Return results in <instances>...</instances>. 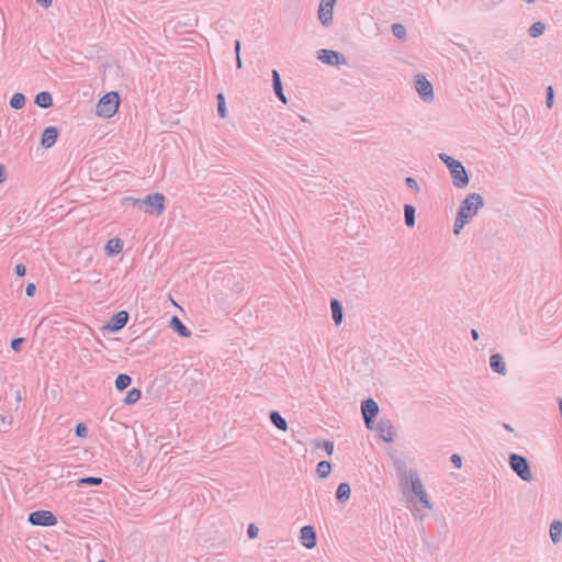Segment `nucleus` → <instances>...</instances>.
Wrapping results in <instances>:
<instances>
[{
    "label": "nucleus",
    "mask_w": 562,
    "mask_h": 562,
    "mask_svg": "<svg viewBox=\"0 0 562 562\" xmlns=\"http://www.w3.org/2000/svg\"><path fill=\"white\" fill-rule=\"evenodd\" d=\"M393 464L398 476L400 490L415 517L419 516L418 504L422 503V480L416 469H409L404 460L392 454Z\"/></svg>",
    "instance_id": "nucleus-1"
},
{
    "label": "nucleus",
    "mask_w": 562,
    "mask_h": 562,
    "mask_svg": "<svg viewBox=\"0 0 562 562\" xmlns=\"http://www.w3.org/2000/svg\"><path fill=\"white\" fill-rule=\"evenodd\" d=\"M484 206V199L479 193L468 194L460 203L457 217L453 224V234L459 235L462 228L477 214Z\"/></svg>",
    "instance_id": "nucleus-2"
},
{
    "label": "nucleus",
    "mask_w": 562,
    "mask_h": 562,
    "mask_svg": "<svg viewBox=\"0 0 562 562\" xmlns=\"http://www.w3.org/2000/svg\"><path fill=\"white\" fill-rule=\"evenodd\" d=\"M438 157L445 164L447 169L449 170V173H450V177L452 180V184L457 189L467 188L470 182V176H469L468 171L465 170L464 166L462 165V162L445 153H440L438 155Z\"/></svg>",
    "instance_id": "nucleus-3"
},
{
    "label": "nucleus",
    "mask_w": 562,
    "mask_h": 562,
    "mask_svg": "<svg viewBox=\"0 0 562 562\" xmlns=\"http://www.w3.org/2000/svg\"><path fill=\"white\" fill-rule=\"evenodd\" d=\"M120 95L115 91L104 94L97 104V114L104 119L112 117L119 109Z\"/></svg>",
    "instance_id": "nucleus-4"
},
{
    "label": "nucleus",
    "mask_w": 562,
    "mask_h": 562,
    "mask_svg": "<svg viewBox=\"0 0 562 562\" xmlns=\"http://www.w3.org/2000/svg\"><path fill=\"white\" fill-rule=\"evenodd\" d=\"M508 463L510 469L516 475L525 482H531L533 475L531 473L530 463L526 457L518 453H510L508 457Z\"/></svg>",
    "instance_id": "nucleus-5"
},
{
    "label": "nucleus",
    "mask_w": 562,
    "mask_h": 562,
    "mask_svg": "<svg viewBox=\"0 0 562 562\" xmlns=\"http://www.w3.org/2000/svg\"><path fill=\"white\" fill-rule=\"evenodd\" d=\"M165 201L162 193L148 194L143 199L140 210L146 214L159 216L165 211Z\"/></svg>",
    "instance_id": "nucleus-6"
},
{
    "label": "nucleus",
    "mask_w": 562,
    "mask_h": 562,
    "mask_svg": "<svg viewBox=\"0 0 562 562\" xmlns=\"http://www.w3.org/2000/svg\"><path fill=\"white\" fill-rule=\"evenodd\" d=\"M29 522L33 526L50 527L57 524V518L49 510H36L29 515Z\"/></svg>",
    "instance_id": "nucleus-7"
},
{
    "label": "nucleus",
    "mask_w": 562,
    "mask_h": 562,
    "mask_svg": "<svg viewBox=\"0 0 562 562\" xmlns=\"http://www.w3.org/2000/svg\"><path fill=\"white\" fill-rule=\"evenodd\" d=\"M361 413L368 429H373V419L379 414V405L372 398H367L361 403Z\"/></svg>",
    "instance_id": "nucleus-8"
},
{
    "label": "nucleus",
    "mask_w": 562,
    "mask_h": 562,
    "mask_svg": "<svg viewBox=\"0 0 562 562\" xmlns=\"http://www.w3.org/2000/svg\"><path fill=\"white\" fill-rule=\"evenodd\" d=\"M424 509H429L432 512L430 515L424 512V519L432 518L435 521L440 522L441 529H442L441 532H443L446 535L448 531V528H447L443 510L438 509V508L434 509V506H432L430 499L428 498V495L425 490H424Z\"/></svg>",
    "instance_id": "nucleus-9"
},
{
    "label": "nucleus",
    "mask_w": 562,
    "mask_h": 562,
    "mask_svg": "<svg viewBox=\"0 0 562 562\" xmlns=\"http://www.w3.org/2000/svg\"><path fill=\"white\" fill-rule=\"evenodd\" d=\"M317 57L323 64L330 66H339L347 64V58L345 57V55L337 50L321 49L318 50Z\"/></svg>",
    "instance_id": "nucleus-10"
},
{
    "label": "nucleus",
    "mask_w": 562,
    "mask_h": 562,
    "mask_svg": "<svg viewBox=\"0 0 562 562\" xmlns=\"http://www.w3.org/2000/svg\"><path fill=\"white\" fill-rule=\"evenodd\" d=\"M336 0H322L318 7V19L323 26L328 27L333 24L334 5Z\"/></svg>",
    "instance_id": "nucleus-11"
},
{
    "label": "nucleus",
    "mask_w": 562,
    "mask_h": 562,
    "mask_svg": "<svg viewBox=\"0 0 562 562\" xmlns=\"http://www.w3.org/2000/svg\"><path fill=\"white\" fill-rule=\"evenodd\" d=\"M127 322L128 313L126 311H120L110 318L105 328L113 333L119 331L127 324Z\"/></svg>",
    "instance_id": "nucleus-12"
},
{
    "label": "nucleus",
    "mask_w": 562,
    "mask_h": 562,
    "mask_svg": "<svg viewBox=\"0 0 562 562\" xmlns=\"http://www.w3.org/2000/svg\"><path fill=\"white\" fill-rule=\"evenodd\" d=\"M316 531L313 526H304L300 531V539L306 549H314L316 547Z\"/></svg>",
    "instance_id": "nucleus-13"
},
{
    "label": "nucleus",
    "mask_w": 562,
    "mask_h": 562,
    "mask_svg": "<svg viewBox=\"0 0 562 562\" xmlns=\"http://www.w3.org/2000/svg\"><path fill=\"white\" fill-rule=\"evenodd\" d=\"M375 430L379 432V436L381 437V439L384 440L385 442L393 441V438L395 436V430L390 420L381 419L378 423Z\"/></svg>",
    "instance_id": "nucleus-14"
},
{
    "label": "nucleus",
    "mask_w": 562,
    "mask_h": 562,
    "mask_svg": "<svg viewBox=\"0 0 562 562\" xmlns=\"http://www.w3.org/2000/svg\"><path fill=\"white\" fill-rule=\"evenodd\" d=\"M490 368L501 374V375H506L507 373V367H506V363L504 361V358L501 353H493L491 355L490 357Z\"/></svg>",
    "instance_id": "nucleus-15"
},
{
    "label": "nucleus",
    "mask_w": 562,
    "mask_h": 562,
    "mask_svg": "<svg viewBox=\"0 0 562 562\" xmlns=\"http://www.w3.org/2000/svg\"><path fill=\"white\" fill-rule=\"evenodd\" d=\"M57 136H58V131L56 127H54V126L46 127L42 134L41 145L44 148H50L55 144Z\"/></svg>",
    "instance_id": "nucleus-16"
},
{
    "label": "nucleus",
    "mask_w": 562,
    "mask_h": 562,
    "mask_svg": "<svg viewBox=\"0 0 562 562\" xmlns=\"http://www.w3.org/2000/svg\"><path fill=\"white\" fill-rule=\"evenodd\" d=\"M272 86H273V90H274V93L278 97V99L282 103L285 104L288 102V100H286V97H285V94L283 92L280 74L276 69L272 70Z\"/></svg>",
    "instance_id": "nucleus-17"
},
{
    "label": "nucleus",
    "mask_w": 562,
    "mask_h": 562,
    "mask_svg": "<svg viewBox=\"0 0 562 562\" xmlns=\"http://www.w3.org/2000/svg\"><path fill=\"white\" fill-rule=\"evenodd\" d=\"M170 327L183 338H189L191 336V330L187 328V326L180 321L178 316H172L170 319Z\"/></svg>",
    "instance_id": "nucleus-18"
},
{
    "label": "nucleus",
    "mask_w": 562,
    "mask_h": 562,
    "mask_svg": "<svg viewBox=\"0 0 562 562\" xmlns=\"http://www.w3.org/2000/svg\"><path fill=\"white\" fill-rule=\"evenodd\" d=\"M330 308L335 325H340L344 317V310L341 303L338 300H331Z\"/></svg>",
    "instance_id": "nucleus-19"
},
{
    "label": "nucleus",
    "mask_w": 562,
    "mask_h": 562,
    "mask_svg": "<svg viewBox=\"0 0 562 562\" xmlns=\"http://www.w3.org/2000/svg\"><path fill=\"white\" fill-rule=\"evenodd\" d=\"M34 102L37 106L42 109H48L53 104V97L49 92L42 91L36 94Z\"/></svg>",
    "instance_id": "nucleus-20"
},
{
    "label": "nucleus",
    "mask_w": 562,
    "mask_h": 562,
    "mask_svg": "<svg viewBox=\"0 0 562 562\" xmlns=\"http://www.w3.org/2000/svg\"><path fill=\"white\" fill-rule=\"evenodd\" d=\"M351 490L348 483H340L336 491L337 502L345 504L350 498Z\"/></svg>",
    "instance_id": "nucleus-21"
},
{
    "label": "nucleus",
    "mask_w": 562,
    "mask_h": 562,
    "mask_svg": "<svg viewBox=\"0 0 562 562\" xmlns=\"http://www.w3.org/2000/svg\"><path fill=\"white\" fill-rule=\"evenodd\" d=\"M562 537V522L560 520H553L550 525V538L553 543L561 541Z\"/></svg>",
    "instance_id": "nucleus-22"
},
{
    "label": "nucleus",
    "mask_w": 562,
    "mask_h": 562,
    "mask_svg": "<svg viewBox=\"0 0 562 562\" xmlns=\"http://www.w3.org/2000/svg\"><path fill=\"white\" fill-rule=\"evenodd\" d=\"M270 422L282 431L288 430V423L286 420L276 411L271 412L269 415Z\"/></svg>",
    "instance_id": "nucleus-23"
},
{
    "label": "nucleus",
    "mask_w": 562,
    "mask_h": 562,
    "mask_svg": "<svg viewBox=\"0 0 562 562\" xmlns=\"http://www.w3.org/2000/svg\"><path fill=\"white\" fill-rule=\"evenodd\" d=\"M123 243L119 238L110 239L105 245V250L109 255H116L122 251Z\"/></svg>",
    "instance_id": "nucleus-24"
},
{
    "label": "nucleus",
    "mask_w": 562,
    "mask_h": 562,
    "mask_svg": "<svg viewBox=\"0 0 562 562\" xmlns=\"http://www.w3.org/2000/svg\"><path fill=\"white\" fill-rule=\"evenodd\" d=\"M415 207L411 204L404 205V217L405 224L407 227H413L415 225Z\"/></svg>",
    "instance_id": "nucleus-25"
},
{
    "label": "nucleus",
    "mask_w": 562,
    "mask_h": 562,
    "mask_svg": "<svg viewBox=\"0 0 562 562\" xmlns=\"http://www.w3.org/2000/svg\"><path fill=\"white\" fill-rule=\"evenodd\" d=\"M132 383V378L125 373H121L115 379V387L117 391L127 389Z\"/></svg>",
    "instance_id": "nucleus-26"
},
{
    "label": "nucleus",
    "mask_w": 562,
    "mask_h": 562,
    "mask_svg": "<svg viewBox=\"0 0 562 562\" xmlns=\"http://www.w3.org/2000/svg\"><path fill=\"white\" fill-rule=\"evenodd\" d=\"M331 471V464L329 461H319L317 463L316 473L321 479H326Z\"/></svg>",
    "instance_id": "nucleus-27"
},
{
    "label": "nucleus",
    "mask_w": 562,
    "mask_h": 562,
    "mask_svg": "<svg viewBox=\"0 0 562 562\" xmlns=\"http://www.w3.org/2000/svg\"><path fill=\"white\" fill-rule=\"evenodd\" d=\"M142 397V392L139 389H132L131 391L127 392L125 398L123 400L124 404L126 405H133L135 404L136 402H138Z\"/></svg>",
    "instance_id": "nucleus-28"
},
{
    "label": "nucleus",
    "mask_w": 562,
    "mask_h": 562,
    "mask_svg": "<svg viewBox=\"0 0 562 562\" xmlns=\"http://www.w3.org/2000/svg\"><path fill=\"white\" fill-rule=\"evenodd\" d=\"M25 104V97L24 94L16 92L11 97L10 100V106L15 110H20Z\"/></svg>",
    "instance_id": "nucleus-29"
},
{
    "label": "nucleus",
    "mask_w": 562,
    "mask_h": 562,
    "mask_svg": "<svg viewBox=\"0 0 562 562\" xmlns=\"http://www.w3.org/2000/svg\"><path fill=\"white\" fill-rule=\"evenodd\" d=\"M544 30H546V25L538 21V22H535L532 23V25L529 27L528 30V33L530 35V37H539L540 35H542L544 33Z\"/></svg>",
    "instance_id": "nucleus-30"
},
{
    "label": "nucleus",
    "mask_w": 562,
    "mask_h": 562,
    "mask_svg": "<svg viewBox=\"0 0 562 562\" xmlns=\"http://www.w3.org/2000/svg\"><path fill=\"white\" fill-rule=\"evenodd\" d=\"M434 100V87L429 80L424 77V102Z\"/></svg>",
    "instance_id": "nucleus-31"
},
{
    "label": "nucleus",
    "mask_w": 562,
    "mask_h": 562,
    "mask_svg": "<svg viewBox=\"0 0 562 562\" xmlns=\"http://www.w3.org/2000/svg\"><path fill=\"white\" fill-rule=\"evenodd\" d=\"M102 483V479L101 477H95V476H87V477H81L77 481V485L78 486H82V485H100Z\"/></svg>",
    "instance_id": "nucleus-32"
},
{
    "label": "nucleus",
    "mask_w": 562,
    "mask_h": 562,
    "mask_svg": "<svg viewBox=\"0 0 562 562\" xmlns=\"http://www.w3.org/2000/svg\"><path fill=\"white\" fill-rule=\"evenodd\" d=\"M216 98H217V113L221 117L224 119L227 116L224 94L218 93Z\"/></svg>",
    "instance_id": "nucleus-33"
},
{
    "label": "nucleus",
    "mask_w": 562,
    "mask_h": 562,
    "mask_svg": "<svg viewBox=\"0 0 562 562\" xmlns=\"http://www.w3.org/2000/svg\"><path fill=\"white\" fill-rule=\"evenodd\" d=\"M392 33L398 40H404L406 36V30H405L404 25H402L400 23H394L392 25Z\"/></svg>",
    "instance_id": "nucleus-34"
},
{
    "label": "nucleus",
    "mask_w": 562,
    "mask_h": 562,
    "mask_svg": "<svg viewBox=\"0 0 562 562\" xmlns=\"http://www.w3.org/2000/svg\"><path fill=\"white\" fill-rule=\"evenodd\" d=\"M316 447H318V448L322 447L329 456L333 454V452H334V442H331L329 440L318 441L316 443Z\"/></svg>",
    "instance_id": "nucleus-35"
},
{
    "label": "nucleus",
    "mask_w": 562,
    "mask_h": 562,
    "mask_svg": "<svg viewBox=\"0 0 562 562\" xmlns=\"http://www.w3.org/2000/svg\"><path fill=\"white\" fill-rule=\"evenodd\" d=\"M547 95H546V104L549 109L552 108L553 105V102H554V92H553V88L551 86H549L547 88Z\"/></svg>",
    "instance_id": "nucleus-36"
},
{
    "label": "nucleus",
    "mask_w": 562,
    "mask_h": 562,
    "mask_svg": "<svg viewBox=\"0 0 562 562\" xmlns=\"http://www.w3.org/2000/svg\"><path fill=\"white\" fill-rule=\"evenodd\" d=\"M75 432L78 437L85 438L88 435V428L83 423H79L76 426Z\"/></svg>",
    "instance_id": "nucleus-37"
},
{
    "label": "nucleus",
    "mask_w": 562,
    "mask_h": 562,
    "mask_svg": "<svg viewBox=\"0 0 562 562\" xmlns=\"http://www.w3.org/2000/svg\"><path fill=\"white\" fill-rule=\"evenodd\" d=\"M24 342L23 338H14L11 340V348L13 351L19 352L22 348V345Z\"/></svg>",
    "instance_id": "nucleus-38"
},
{
    "label": "nucleus",
    "mask_w": 562,
    "mask_h": 562,
    "mask_svg": "<svg viewBox=\"0 0 562 562\" xmlns=\"http://www.w3.org/2000/svg\"><path fill=\"white\" fill-rule=\"evenodd\" d=\"M259 529L256 527L255 524H250L247 529V535L250 539H254L258 536Z\"/></svg>",
    "instance_id": "nucleus-39"
},
{
    "label": "nucleus",
    "mask_w": 562,
    "mask_h": 562,
    "mask_svg": "<svg viewBox=\"0 0 562 562\" xmlns=\"http://www.w3.org/2000/svg\"><path fill=\"white\" fill-rule=\"evenodd\" d=\"M450 460L456 468L460 469L462 467V457L460 454L453 453Z\"/></svg>",
    "instance_id": "nucleus-40"
},
{
    "label": "nucleus",
    "mask_w": 562,
    "mask_h": 562,
    "mask_svg": "<svg viewBox=\"0 0 562 562\" xmlns=\"http://www.w3.org/2000/svg\"><path fill=\"white\" fill-rule=\"evenodd\" d=\"M422 88H423V85H422V74H417L415 76V89L417 91V93L422 97Z\"/></svg>",
    "instance_id": "nucleus-41"
},
{
    "label": "nucleus",
    "mask_w": 562,
    "mask_h": 562,
    "mask_svg": "<svg viewBox=\"0 0 562 562\" xmlns=\"http://www.w3.org/2000/svg\"><path fill=\"white\" fill-rule=\"evenodd\" d=\"M26 273V268L23 263H19L15 266V274L20 278L24 277Z\"/></svg>",
    "instance_id": "nucleus-42"
},
{
    "label": "nucleus",
    "mask_w": 562,
    "mask_h": 562,
    "mask_svg": "<svg viewBox=\"0 0 562 562\" xmlns=\"http://www.w3.org/2000/svg\"><path fill=\"white\" fill-rule=\"evenodd\" d=\"M11 416L7 417V416H0V427H4V428H8L11 426Z\"/></svg>",
    "instance_id": "nucleus-43"
},
{
    "label": "nucleus",
    "mask_w": 562,
    "mask_h": 562,
    "mask_svg": "<svg viewBox=\"0 0 562 562\" xmlns=\"http://www.w3.org/2000/svg\"><path fill=\"white\" fill-rule=\"evenodd\" d=\"M125 201L132 203L133 206H137L139 210L142 209L143 199L126 198Z\"/></svg>",
    "instance_id": "nucleus-44"
},
{
    "label": "nucleus",
    "mask_w": 562,
    "mask_h": 562,
    "mask_svg": "<svg viewBox=\"0 0 562 562\" xmlns=\"http://www.w3.org/2000/svg\"><path fill=\"white\" fill-rule=\"evenodd\" d=\"M405 181L411 189L418 190V183L414 178L407 177Z\"/></svg>",
    "instance_id": "nucleus-45"
},
{
    "label": "nucleus",
    "mask_w": 562,
    "mask_h": 562,
    "mask_svg": "<svg viewBox=\"0 0 562 562\" xmlns=\"http://www.w3.org/2000/svg\"><path fill=\"white\" fill-rule=\"evenodd\" d=\"M36 286L34 283H29L25 288V294L27 296H33L35 294Z\"/></svg>",
    "instance_id": "nucleus-46"
},
{
    "label": "nucleus",
    "mask_w": 562,
    "mask_h": 562,
    "mask_svg": "<svg viewBox=\"0 0 562 562\" xmlns=\"http://www.w3.org/2000/svg\"><path fill=\"white\" fill-rule=\"evenodd\" d=\"M240 47H241L240 41H239V40H236V41H235V43H234V48H235L236 56H238V55H239V53H240Z\"/></svg>",
    "instance_id": "nucleus-47"
},
{
    "label": "nucleus",
    "mask_w": 562,
    "mask_h": 562,
    "mask_svg": "<svg viewBox=\"0 0 562 562\" xmlns=\"http://www.w3.org/2000/svg\"><path fill=\"white\" fill-rule=\"evenodd\" d=\"M37 3H40L41 5H43L44 8H48L52 5V0H36Z\"/></svg>",
    "instance_id": "nucleus-48"
},
{
    "label": "nucleus",
    "mask_w": 562,
    "mask_h": 562,
    "mask_svg": "<svg viewBox=\"0 0 562 562\" xmlns=\"http://www.w3.org/2000/svg\"><path fill=\"white\" fill-rule=\"evenodd\" d=\"M5 179V169L2 165H0V183H2Z\"/></svg>",
    "instance_id": "nucleus-49"
},
{
    "label": "nucleus",
    "mask_w": 562,
    "mask_h": 562,
    "mask_svg": "<svg viewBox=\"0 0 562 562\" xmlns=\"http://www.w3.org/2000/svg\"><path fill=\"white\" fill-rule=\"evenodd\" d=\"M471 336L473 340H477L480 337L479 331L476 329H471Z\"/></svg>",
    "instance_id": "nucleus-50"
},
{
    "label": "nucleus",
    "mask_w": 562,
    "mask_h": 562,
    "mask_svg": "<svg viewBox=\"0 0 562 562\" xmlns=\"http://www.w3.org/2000/svg\"><path fill=\"white\" fill-rule=\"evenodd\" d=\"M241 65H243L241 59H240V56L238 55V56H236V66H237V68H241Z\"/></svg>",
    "instance_id": "nucleus-51"
},
{
    "label": "nucleus",
    "mask_w": 562,
    "mask_h": 562,
    "mask_svg": "<svg viewBox=\"0 0 562 562\" xmlns=\"http://www.w3.org/2000/svg\"><path fill=\"white\" fill-rule=\"evenodd\" d=\"M99 562H105L104 560H100Z\"/></svg>",
    "instance_id": "nucleus-52"
}]
</instances>
